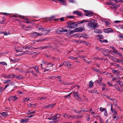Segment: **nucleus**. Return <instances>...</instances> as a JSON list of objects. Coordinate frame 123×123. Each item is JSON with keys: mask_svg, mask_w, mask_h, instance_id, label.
<instances>
[{"mask_svg": "<svg viewBox=\"0 0 123 123\" xmlns=\"http://www.w3.org/2000/svg\"><path fill=\"white\" fill-rule=\"evenodd\" d=\"M77 22H67V23L68 25L69 28H74L78 26V24H79L78 23L77 24Z\"/></svg>", "mask_w": 123, "mask_h": 123, "instance_id": "1", "label": "nucleus"}, {"mask_svg": "<svg viewBox=\"0 0 123 123\" xmlns=\"http://www.w3.org/2000/svg\"><path fill=\"white\" fill-rule=\"evenodd\" d=\"M70 29L67 30L63 28H59L56 30L55 32L58 34H61V32L69 31H70Z\"/></svg>", "mask_w": 123, "mask_h": 123, "instance_id": "2", "label": "nucleus"}, {"mask_svg": "<svg viewBox=\"0 0 123 123\" xmlns=\"http://www.w3.org/2000/svg\"><path fill=\"white\" fill-rule=\"evenodd\" d=\"M87 24L89 26L94 28H96L98 26L97 25H98L97 23L91 21L90 22V23H88Z\"/></svg>", "mask_w": 123, "mask_h": 123, "instance_id": "3", "label": "nucleus"}, {"mask_svg": "<svg viewBox=\"0 0 123 123\" xmlns=\"http://www.w3.org/2000/svg\"><path fill=\"white\" fill-rule=\"evenodd\" d=\"M84 12H85L84 14L85 15L90 17L92 16L93 13L91 12L90 11L87 10H84Z\"/></svg>", "mask_w": 123, "mask_h": 123, "instance_id": "4", "label": "nucleus"}, {"mask_svg": "<svg viewBox=\"0 0 123 123\" xmlns=\"http://www.w3.org/2000/svg\"><path fill=\"white\" fill-rule=\"evenodd\" d=\"M73 95L75 98L77 100L80 99V95L79 94L78 92H75L73 91Z\"/></svg>", "mask_w": 123, "mask_h": 123, "instance_id": "5", "label": "nucleus"}, {"mask_svg": "<svg viewBox=\"0 0 123 123\" xmlns=\"http://www.w3.org/2000/svg\"><path fill=\"white\" fill-rule=\"evenodd\" d=\"M73 13L74 14H77L78 15L81 17H82L83 15V13L78 11H74L73 12Z\"/></svg>", "mask_w": 123, "mask_h": 123, "instance_id": "6", "label": "nucleus"}, {"mask_svg": "<svg viewBox=\"0 0 123 123\" xmlns=\"http://www.w3.org/2000/svg\"><path fill=\"white\" fill-rule=\"evenodd\" d=\"M51 47V46H42L39 47H38L37 48H35L36 49H45L46 48H50Z\"/></svg>", "mask_w": 123, "mask_h": 123, "instance_id": "7", "label": "nucleus"}, {"mask_svg": "<svg viewBox=\"0 0 123 123\" xmlns=\"http://www.w3.org/2000/svg\"><path fill=\"white\" fill-rule=\"evenodd\" d=\"M18 98L16 97V96H11L9 98V101H15Z\"/></svg>", "mask_w": 123, "mask_h": 123, "instance_id": "8", "label": "nucleus"}, {"mask_svg": "<svg viewBox=\"0 0 123 123\" xmlns=\"http://www.w3.org/2000/svg\"><path fill=\"white\" fill-rule=\"evenodd\" d=\"M112 30L111 28H107V29H104L103 31L106 33H109L112 32Z\"/></svg>", "mask_w": 123, "mask_h": 123, "instance_id": "9", "label": "nucleus"}, {"mask_svg": "<svg viewBox=\"0 0 123 123\" xmlns=\"http://www.w3.org/2000/svg\"><path fill=\"white\" fill-rule=\"evenodd\" d=\"M39 33L37 32H34L31 33V35L34 37H36L39 36Z\"/></svg>", "mask_w": 123, "mask_h": 123, "instance_id": "10", "label": "nucleus"}, {"mask_svg": "<svg viewBox=\"0 0 123 123\" xmlns=\"http://www.w3.org/2000/svg\"><path fill=\"white\" fill-rule=\"evenodd\" d=\"M82 27H80L78 28L75 29V31L76 32H80L83 30V28Z\"/></svg>", "mask_w": 123, "mask_h": 123, "instance_id": "11", "label": "nucleus"}, {"mask_svg": "<svg viewBox=\"0 0 123 123\" xmlns=\"http://www.w3.org/2000/svg\"><path fill=\"white\" fill-rule=\"evenodd\" d=\"M102 81V79H99L97 81V84L101 86H102V85L103 84L101 83Z\"/></svg>", "mask_w": 123, "mask_h": 123, "instance_id": "12", "label": "nucleus"}, {"mask_svg": "<svg viewBox=\"0 0 123 123\" xmlns=\"http://www.w3.org/2000/svg\"><path fill=\"white\" fill-rule=\"evenodd\" d=\"M54 16H52L49 18H47L46 21L47 22L48 21H51L53 19H54Z\"/></svg>", "mask_w": 123, "mask_h": 123, "instance_id": "13", "label": "nucleus"}, {"mask_svg": "<svg viewBox=\"0 0 123 123\" xmlns=\"http://www.w3.org/2000/svg\"><path fill=\"white\" fill-rule=\"evenodd\" d=\"M42 63L43 64H46L47 65H48L49 64H50L51 66L52 67L53 64H52L51 63H48L46 61H44V60H43L42 62Z\"/></svg>", "mask_w": 123, "mask_h": 123, "instance_id": "14", "label": "nucleus"}, {"mask_svg": "<svg viewBox=\"0 0 123 123\" xmlns=\"http://www.w3.org/2000/svg\"><path fill=\"white\" fill-rule=\"evenodd\" d=\"M64 65L65 66H67L68 67H69L71 65L70 62L68 61H65L64 62Z\"/></svg>", "mask_w": 123, "mask_h": 123, "instance_id": "15", "label": "nucleus"}, {"mask_svg": "<svg viewBox=\"0 0 123 123\" xmlns=\"http://www.w3.org/2000/svg\"><path fill=\"white\" fill-rule=\"evenodd\" d=\"M61 83L64 85H72L74 84V83H69L68 84L66 83L64 81H62Z\"/></svg>", "mask_w": 123, "mask_h": 123, "instance_id": "16", "label": "nucleus"}, {"mask_svg": "<svg viewBox=\"0 0 123 123\" xmlns=\"http://www.w3.org/2000/svg\"><path fill=\"white\" fill-rule=\"evenodd\" d=\"M31 68H34L37 73H40L38 70L39 68L37 66H35V67H32Z\"/></svg>", "mask_w": 123, "mask_h": 123, "instance_id": "17", "label": "nucleus"}, {"mask_svg": "<svg viewBox=\"0 0 123 123\" xmlns=\"http://www.w3.org/2000/svg\"><path fill=\"white\" fill-rule=\"evenodd\" d=\"M55 104H51L49 105H48L45 106V108H48L49 107H53L55 105Z\"/></svg>", "mask_w": 123, "mask_h": 123, "instance_id": "18", "label": "nucleus"}, {"mask_svg": "<svg viewBox=\"0 0 123 123\" xmlns=\"http://www.w3.org/2000/svg\"><path fill=\"white\" fill-rule=\"evenodd\" d=\"M36 105V104H30L28 105V107H35Z\"/></svg>", "mask_w": 123, "mask_h": 123, "instance_id": "19", "label": "nucleus"}, {"mask_svg": "<svg viewBox=\"0 0 123 123\" xmlns=\"http://www.w3.org/2000/svg\"><path fill=\"white\" fill-rule=\"evenodd\" d=\"M94 32L96 33H102V31H101L99 29H96L94 31Z\"/></svg>", "mask_w": 123, "mask_h": 123, "instance_id": "20", "label": "nucleus"}, {"mask_svg": "<svg viewBox=\"0 0 123 123\" xmlns=\"http://www.w3.org/2000/svg\"><path fill=\"white\" fill-rule=\"evenodd\" d=\"M116 82L118 83L119 85L120 86H123V83L120 80H118Z\"/></svg>", "mask_w": 123, "mask_h": 123, "instance_id": "21", "label": "nucleus"}, {"mask_svg": "<svg viewBox=\"0 0 123 123\" xmlns=\"http://www.w3.org/2000/svg\"><path fill=\"white\" fill-rule=\"evenodd\" d=\"M0 114H1L3 117H5L8 115V114L7 112H3L2 113H0Z\"/></svg>", "mask_w": 123, "mask_h": 123, "instance_id": "22", "label": "nucleus"}, {"mask_svg": "<svg viewBox=\"0 0 123 123\" xmlns=\"http://www.w3.org/2000/svg\"><path fill=\"white\" fill-rule=\"evenodd\" d=\"M111 110L112 112H114L115 113V112H117L116 110L115 109H113V105H111Z\"/></svg>", "mask_w": 123, "mask_h": 123, "instance_id": "23", "label": "nucleus"}, {"mask_svg": "<svg viewBox=\"0 0 123 123\" xmlns=\"http://www.w3.org/2000/svg\"><path fill=\"white\" fill-rule=\"evenodd\" d=\"M59 2L60 3H62L63 5H66V3L65 1L64 0H58Z\"/></svg>", "mask_w": 123, "mask_h": 123, "instance_id": "24", "label": "nucleus"}, {"mask_svg": "<svg viewBox=\"0 0 123 123\" xmlns=\"http://www.w3.org/2000/svg\"><path fill=\"white\" fill-rule=\"evenodd\" d=\"M11 82V80H5L4 82H3V83L5 84L9 83Z\"/></svg>", "mask_w": 123, "mask_h": 123, "instance_id": "25", "label": "nucleus"}, {"mask_svg": "<svg viewBox=\"0 0 123 123\" xmlns=\"http://www.w3.org/2000/svg\"><path fill=\"white\" fill-rule=\"evenodd\" d=\"M93 59H97L99 60H103V59L102 58H99L98 57H95L93 58Z\"/></svg>", "mask_w": 123, "mask_h": 123, "instance_id": "26", "label": "nucleus"}, {"mask_svg": "<svg viewBox=\"0 0 123 123\" xmlns=\"http://www.w3.org/2000/svg\"><path fill=\"white\" fill-rule=\"evenodd\" d=\"M112 72L114 73H115V74H119V73L118 70H112Z\"/></svg>", "mask_w": 123, "mask_h": 123, "instance_id": "27", "label": "nucleus"}, {"mask_svg": "<svg viewBox=\"0 0 123 123\" xmlns=\"http://www.w3.org/2000/svg\"><path fill=\"white\" fill-rule=\"evenodd\" d=\"M115 88L116 89H117V90H118L119 91H120V89L117 85L116 84H115Z\"/></svg>", "mask_w": 123, "mask_h": 123, "instance_id": "28", "label": "nucleus"}, {"mask_svg": "<svg viewBox=\"0 0 123 123\" xmlns=\"http://www.w3.org/2000/svg\"><path fill=\"white\" fill-rule=\"evenodd\" d=\"M51 117L53 118L52 119L53 120H55L57 118V116H56V114L54 116V117Z\"/></svg>", "mask_w": 123, "mask_h": 123, "instance_id": "29", "label": "nucleus"}, {"mask_svg": "<svg viewBox=\"0 0 123 123\" xmlns=\"http://www.w3.org/2000/svg\"><path fill=\"white\" fill-rule=\"evenodd\" d=\"M11 61L12 62H16L18 61L19 60H20V59H14L13 60L12 59H11Z\"/></svg>", "mask_w": 123, "mask_h": 123, "instance_id": "30", "label": "nucleus"}, {"mask_svg": "<svg viewBox=\"0 0 123 123\" xmlns=\"http://www.w3.org/2000/svg\"><path fill=\"white\" fill-rule=\"evenodd\" d=\"M28 115H29V114L32 113H35V111H28Z\"/></svg>", "mask_w": 123, "mask_h": 123, "instance_id": "31", "label": "nucleus"}, {"mask_svg": "<svg viewBox=\"0 0 123 123\" xmlns=\"http://www.w3.org/2000/svg\"><path fill=\"white\" fill-rule=\"evenodd\" d=\"M97 37H99V39H102L103 38V35H98L97 36Z\"/></svg>", "mask_w": 123, "mask_h": 123, "instance_id": "32", "label": "nucleus"}, {"mask_svg": "<svg viewBox=\"0 0 123 123\" xmlns=\"http://www.w3.org/2000/svg\"><path fill=\"white\" fill-rule=\"evenodd\" d=\"M21 53L23 54V55L24 54H30V52L29 51H26L24 53Z\"/></svg>", "mask_w": 123, "mask_h": 123, "instance_id": "33", "label": "nucleus"}, {"mask_svg": "<svg viewBox=\"0 0 123 123\" xmlns=\"http://www.w3.org/2000/svg\"><path fill=\"white\" fill-rule=\"evenodd\" d=\"M93 83L92 82V81H91L89 82V86L90 87H92L93 85Z\"/></svg>", "mask_w": 123, "mask_h": 123, "instance_id": "34", "label": "nucleus"}, {"mask_svg": "<svg viewBox=\"0 0 123 123\" xmlns=\"http://www.w3.org/2000/svg\"><path fill=\"white\" fill-rule=\"evenodd\" d=\"M113 118L114 120H116V121H117L119 119V117H118L116 116H113Z\"/></svg>", "mask_w": 123, "mask_h": 123, "instance_id": "35", "label": "nucleus"}, {"mask_svg": "<svg viewBox=\"0 0 123 123\" xmlns=\"http://www.w3.org/2000/svg\"><path fill=\"white\" fill-rule=\"evenodd\" d=\"M68 58L71 59H72L73 60H75V59H77V58L74 57L72 56H71L69 57H68Z\"/></svg>", "mask_w": 123, "mask_h": 123, "instance_id": "36", "label": "nucleus"}, {"mask_svg": "<svg viewBox=\"0 0 123 123\" xmlns=\"http://www.w3.org/2000/svg\"><path fill=\"white\" fill-rule=\"evenodd\" d=\"M38 29L39 30H41L42 31H44L45 30V29L41 26L40 27V28H38Z\"/></svg>", "mask_w": 123, "mask_h": 123, "instance_id": "37", "label": "nucleus"}, {"mask_svg": "<svg viewBox=\"0 0 123 123\" xmlns=\"http://www.w3.org/2000/svg\"><path fill=\"white\" fill-rule=\"evenodd\" d=\"M106 109L105 108H103L102 107H101L100 108V111L101 112H102L105 111V109Z\"/></svg>", "mask_w": 123, "mask_h": 123, "instance_id": "38", "label": "nucleus"}, {"mask_svg": "<svg viewBox=\"0 0 123 123\" xmlns=\"http://www.w3.org/2000/svg\"><path fill=\"white\" fill-rule=\"evenodd\" d=\"M44 31V34H46L49 33V31L48 30H47L46 29H45V30Z\"/></svg>", "mask_w": 123, "mask_h": 123, "instance_id": "39", "label": "nucleus"}, {"mask_svg": "<svg viewBox=\"0 0 123 123\" xmlns=\"http://www.w3.org/2000/svg\"><path fill=\"white\" fill-rule=\"evenodd\" d=\"M95 49H96V50H100V51H102V50H103V49L101 48H99V47H95Z\"/></svg>", "mask_w": 123, "mask_h": 123, "instance_id": "40", "label": "nucleus"}, {"mask_svg": "<svg viewBox=\"0 0 123 123\" xmlns=\"http://www.w3.org/2000/svg\"><path fill=\"white\" fill-rule=\"evenodd\" d=\"M87 36V35L86 34H82V35H81V36L82 37H83L84 38H87V37H86V36Z\"/></svg>", "mask_w": 123, "mask_h": 123, "instance_id": "41", "label": "nucleus"}, {"mask_svg": "<svg viewBox=\"0 0 123 123\" xmlns=\"http://www.w3.org/2000/svg\"><path fill=\"white\" fill-rule=\"evenodd\" d=\"M104 115L106 116H107L108 115V113H107L106 109H105V110L104 111Z\"/></svg>", "mask_w": 123, "mask_h": 123, "instance_id": "42", "label": "nucleus"}, {"mask_svg": "<svg viewBox=\"0 0 123 123\" xmlns=\"http://www.w3.org/2000/svg\"><path fill=\"white\" fill-rule=\"evenodd\" d=\"M75 16H70L68 17V18H74Z\"/></svg>", "mask_w": 123, "mask_h": 123, "instance_id": "43", "label": "nucleus"}, {"mask_svg": "<svg viewBox=\"0 0 123 123\" xmlns=\"http://www.w3.org/2000/svg\"><path fill=\"white\" fill-rule=\"evenodd\" d=\"M117 61V62H122L123 61V60L121 59H116Z\"/></svg>", "mask_w": 123, "mask_h": 123, "instance_id": "44", "label": "nucleus"}, {"mask_svg": "<svg viewBox=\"0 0 123 123\" xmlns=\"http://www.w3.org/2000/svg\"><path fill=\"white\" fill-rule=\"evenodd\" d=\"M75 29H74V30L71 31H70V34H73L75 32H76V31H75Z\"/></svg>", "mask_w": 123, "mask_h": 123, "instance_id": "45", "label": "nucleus"}, {"mask_svg": "<svg viewBox=\"0 0 123 123\" xmlns=\"http://www.w3.org/2000/svg\"><path fill=\"white\" fill-rule=\"evenodd\" d=\"M88 59H85L84 60L86 62V63H90V62H89V61H88Z\"/></svg>", "mask_w": 123, "mask_h": 123, "instance_id": "46", "label": "nucleus"}, {"mask_svg": "<svg viewBox=\"0 0 123 123\" xmlns=\"http://www.w3.org/2000/svg\"><path fill=\"white\" fill-rule=\"evenodd\" d=\"M86 22V20H83L80 21L78 23V24H81L82 23L84 22Z\"/></svg>", "mask_w": 123, "mask_h": 123, "instance_id": "47", "label": "nucleus"}, {"mask_svg": "<svg viewBox=\"0 0 123 123\" xmlns=\"http://www.w3.org/2000/svg\"><path fill=\"white\" fill-rule=\"evenodd\" d=\"M97 91L96 90H92L90 91L91 93H96L97 92Z\"/></svg>", "mask_w": 123, "mask_h": 123, "instance_id": "48", "label": "nucleus"}, {"mask_svg": "<svg viewBox=\"0 0 123 123\" xmlns=\"http://www.w3.org/2000/svg\"><path fill=\"white\" fill-rule=\"evenodd\" d=\"M111 8H114V9H116L117 8V6H111Z\"/></svg>", "mask_w": 123, "mask_h": 123, "instance_id": "49", "label": "nucleus"}, {"mask_svg": "<svg viewBox=\"0 0 123 123\" xmlns=\"http://www.w3.org/2000/svg\"><path fill=\"white\" fill-rule=\"evenodd\" d=\"M2 21L4 23H5V20L6 18L4 17H3L2 18Z\"/></svg>", "mask_w": 123, "mask_h": 123, "instance_id": "50", "label": "nucleus"}, {"mask_svg": "<svg viewBox=\"0 0 123 123\" xmlns=\"http://www.w3.org/2000/svg\"><path fill=\"white\" fill-rule=\"evenodd\" d=\"M113 51L114 52V53H117V50L114 47V48H113Z\"/></svg>", "mask_w": 123, "mask_h": 123, "instance_id": "51", "label": "nucleus"}, {"mask_svg": "<svg viewBox=\"0 0 123 123\" xmlns=\"http://www.w3.org/2000/svg\"><path fill=\"white\" fill-rule=\"evenodd\" d=\"M102 86H104L103 87L102 90V91H104L105 89V84H103L102 85Z\"/></svg>", "mask_w": 123, "mask_h": 123, "instance_id": "52", "label": "nucleus"}, {"mask_svg": "<svg viewBox=\"0 0 123 123\" xmlns=\"http://www.w3.org/2000/svg\"><path fill=\"white\" fill-rule=\"evenodd\" d=\"M28 120L27 119H22V122H25L27 121Z\"/></svg>", "mask_w": 123, "mask_h": 123, "instance_id": "53", "label": "nucleus"}, {"mask_svg": "<svg viewBox=\"0 0 123 123\" xmlns=\"http://www.w3.org/2000/svg\"><path fill=\"white\" fill-rule=\"evenodd\" d=\"M23 55V54L21 53L20 54H15V56H19L20 55Z\"/></svg>", "mask_w": 123, "mask_h": 123, "instance_id": "54", "label": "nucleus"}, {"mask_svg": "<svg viewBox=\"0 0 123 123\" xmlns=\"http://www.w3.org/2000/svg\"><path fill=\"white\" fill-rule=\"evenodd\" d=\"M77 117H76V118H80V117H82V115H80V116H76Z\"/></svg>", "mask_w": 123, "mask_h": 123, "instance_id": "55", "label": "nucleus"}, {"mask_svg": "<svg viewBox=\"0 0 123 123\" xmlns=\"http://www.w3.org/2000/svg\"><path fill=\"white\" fill-rule=\"evenodd\" d=\"M56 116H57V118H60V117L61 116V115L60 114H56Z\"/></svg>", "mask_w": 123, "mask_h": 123, "instance_id": "56", "label": "nucleus"}, {"mask_svg": "<svg viewBox=\"0 0 123 123\" xmlns=\"http://www.w3.org/2000/svg\"><path fill=\"white\" fill-rule=\"evenodd\" d=\"M122 35H122L121 34H119L118 36L120 38H121L123 39V34H122Z\"/></svg>", "mask_w": 123, "mask_h": 123, "instance_id": "57", "label": "nucleus"}, {"mask_svg": "<svg viewBox=\"0 0 123 123\" xmlns=\"http://www.w3.org/2000/svg\"><path fill=\"white\" fill-rule=\"evenodd\" d=\"M3 91V89L2 87H0V92H2Z\"/></svg>", "mask_w": 123, "mask_h": 123, "instance_id": "58", "label": "nucleus"}, {"mask_svg": "<svg viewBox=\"0 0 123 123\" xmlns=\"http://www.w3.org/2000/svg\"><path fill=\"white\" fill-rule=\"evenodd\" d=\"M45 40V39L44 38H43L42 39H41V40H40V39H39V40H37V42H39V41H44Z\"/></svg>", "mask_w": 123, "mask_h": 123, "instance_id": "59", "label": "nucleus"}, {"mask_svg": "<svg viewBox=\"0 0 123 123\" xmlns=\"http://www.w3.org/2000/svg\"><path fill=\"white\" fill-rule=\"evenodd\" d=\"M16 77L18 79H22L23 78V77H21L19 76H16Z\"/></svg>", "mask_w": 123, "mask_h": 123, "instance_id": "60", "label": "nucleus"}, {"mask_svg": "<svg viewBox=\"0 0 123 123\" xmlns=\"http://www.w3.org/2000/svg\"><path fill=\"white\" fill-rule=\"evenodd\" d=\"M2 14L4 15H10V14L9 13H3Z\"/></svg>", "mask_w": 123, "mask_h": 123, "instance_id": "61", "label": "nucleus"}, {"mask_svg": "<svg viewBox=\"0 0 123 123\" xmlns=\"http://www.w3.org/2000/svg\"><path fill=\"white\" fill-rule=\"evenodd\" d=\"M90 112L91 113V114H94V112L92 111V109H91L90 110Z\"/></svg>", "mask_w": 123, "mask_h": 123, "instance_id": "62", "label": "nucleus"}, {"mask_svg": "<svg viewBox=\"0 0 123 123\" xmlns=\"http://www.w3.org/2000/svg\"><path fill=\"white\" fill-rule=\"evenodd\" d=\"M106 97L107 98H108V99H110V100H112V99H111L110 98V97L108 95H106Z\"/></svg>", "mask_w": 123, "mask_h": 123, "instance_id": "63", "label": "nucleus"}, {"mask_svg": "<svg viewBox=\"0 0 123 123\" xmlns=\"http://www.w3.org/2000/svg\"><path fill=\"white\" fill-rule=\"evenodd\" d=\"M99 120L100 122V123H104L100 117L99 118Z\"/></svg>", "mask_w": 123, "mask_h": 123, "instance_id": "64", "label": "nucleus"}]
</instances>
